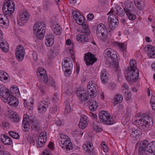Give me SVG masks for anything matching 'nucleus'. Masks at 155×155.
<instances>
[{"label": "nucleus", "mask_w": 155, "mask_h": 155, "mask_svg": "<svg viewBox=\"0 0 155 155\" xmlns=\"http://www.w3.org/2000/svg\"><path fill=\"white\" fill-rule=\"evenodd\" d=\"M96 34L97 37L102 41H105L107 37V31L106 26L102 24H98L97 27Z\"/></svg>", "instance_id": "6"}, {"label": "nucleus", "mask_w": 155, "mask_h": 155, "mask_svg": "<svg viewBox=\"0 0 155 155\" xmlns=\"http://www.w3.org/2000/svg\"><path fill=\"white\" fill-rule=\"evenodd\" d=\"M134 10L124 12L128 19L131 21L134 20L136 19V15L133 13Z\"/></svg>", "instance_id": "29"}, {"label": "nucleus", "mask_w": 155, "mask_h": 155, "mask_svg": "<svg viewBox=\"0 0 155 155\" xmlns=\"http://www.w3.org/2000/svg\"><path fill=\"white\" fill-rule=\"evenodd\" d=\"M73 60L72 58H65L64 59V62L62 63V66L66 69L64 74L66 77L69 76L71 74L73 67Z\"/></svg>", "instance_id": "8"}, {"label": "nucleus", "mask_w": 155, "mask_h": 155, "mask_svg": "<svg viewBox=\"0 0 155 155\" xmlns=\"http://www.w3.org/2000/svg\"><path fill=\"white\" fill-rule=\"evenodd\" d=\"M82 148L87 155H93L95 153L93 144L89 141H86Z\"/></svg>", "instance_id": "15"}, {"label": "nucleus", "mask_w": 155, "mask_h": 155, "mask_svg": "<svg viewBox=\"0 0 155 155\" xmlns=\"http://www.w3.org/2000/svg\"><path fill=\"white\" fill-rule=\"evenodd\" d=\"M2 136H3V138H1V141L3 143L7 145H10L12 143L11 139L5 134H1Z\"/></svg>", "instance_id": "26"}, {"label": "nucleus", "mask_w": 155, "mask_h": 155, "mask_svg": "<svg viewBox=\"0 0 155 155\" xmlns=\"http://www.w3.org/2000/svg\"><path fill=\"white\" fill-rule=\"evenodd\" d=\"M53 101L55 102H57L59 100V98L57 94H54V97L52 98Z\"/></svg>", "instance_id": "64"}, {"label": "nucleus", "mask_w": 155, "mask_h": 155, "mask_svg": "<svg viewBox=\"0 0 155 155\" xmlns=\"http://www.w3.org/2000/svg\"><path fill=\"white\" fill-rule=\"evenodd\" d=\"M7 88H5V87L0 84V95H1V94H2V93L5 91V90Z\"/></svg>", "instance_id": "63"}, {"label": "nucleus", "mask_w": 155, "mask_h": 155, "mask_svg": "<svg viewBox=\"0 0 155 155\" xmlns=\"http://www.w3.org/2000/svg\"><path fill=\"white\" fill-rule=\"evenodd\" d=\"M94 55L90 52H88L84 54V60L87 66L93 64L97 61Z\"/></svg>", "instance_id": "13"}, {"label": "nucleus", "mask_w": 155, "mask_h": 155, "mask_svg": "<svg viewBox=\"0 0 155 155\" xmlns=\"http://www.w3.org/2000/svg\"><path fill=\"white\" fill-rule=\"evenodd\" d=\"M37 74L41 82L43 83L47 82L48 79L45 70L42 68H39L38 69Z\"/></svg>", "instance_id": "12"}, {"label": "nucleus", "mask_w": 155, "mask_h": 155, "mask_svg": "<svg viewBox=\"0 0 155 155\" xmlns=\"http://www.w3.org/2000/svg\"><path fill=\"white\" fill-rule=\"evenodd\" d=\"M108 20L112 22L114 21V23H118L117 16L114 14L110 15L109 16L108 18Z\"/></svg>", "instance_id": "38"}, {"label": "nucleus", "mask_w": 155, "mask_h": 155, "mask_svg": "<svg viewBox=\"0 0 155 155\" xmlns=\"http://www.w3.org/2000/svg\"><path fill=\"white\" fill-rule=\"evenodd\" d=\"M100 121L104 124L110 125L113 124V120L110 115L107 111H101L99 114Z\"/></svg>", "instance_id": "9"}, {"label": "nucleus", "mask_w": 155, "mask_h": 155, "mask_svg": "<svg viewBox=\"0 0 155 155\" xmlns=\"http://www.w3.org/2000/svg\"><path fill=\"white\" fill-rule=\"evenodd\" d=\"M51 29L53 32L56 35L61 34L62 28L61 26L56 21H54L52 19H51Z\"/></svg>", "instance_id": "19"}, {"label": "nucleus", "mask_w": 155, "mask_h": 155, "mask_svg": "<svg viewBox=\"0 0 155 155\" xmlns=\"http://www.w3.org/2000/svg\"><path fill=\"white\" fill-rule=\"evenodd\" d=\"M77 93L78 96L80 101H84L88 99V94L86 91L83 90H77Z\"/></svg>", "instance_id": "21"}, {"label": "nucleus", "mask_w": 155, "mask_h": 155, "mask_svg": "<svg viewBox=\"0 0 155 155\" xmlns=\"http://www.w3.org/2000/svg\"><path fill=\"white\" fill-rule=\"evenodd\" d=\"M10 119L11 121L14 123H17L20 120L19 116L17 114H12L10 117Z\"/></svg>", "instance_id": "36"}, {"label": "nucleus", "mask_w": 155, "mask_h": 155, "mask_svg": "<svg viewBox=\"0 0 155 155\" xmlns=\"http://www.w3.org/2000/svg\"><path fill=\"white\" fill-rule=\"evenodd\" d=\"M131 132L130 133V136L132 137H136L139 136V132L134 128L132 129Z\"/></svg>", "instance_id": "39"}, {"label": "nucleus", "mask_w": 155, "mask_h": 155, "mask_svg": "<svg viewBox=\"0 0 155 155\" xmlns=\"http://www.w3.org/2000/svg\"><path fill=\"white\" fill-rule=\"evenodd\" d=\"M81 40V42H87L88 41V37L85 35H82V37Z\"/></svg>", "instance_id": "61"}, {"label": "nucleus", "mask_w": 155, "mask_h": 155, "mask_svg": "<svg viewBox=\"0 0 155 155\" xmlns=\"http://www.w3.org/2000/svg\"><path fill=\"white\" fill-rule=\"evenodd\" d=\"M33 29L34 33L36 34V37L39 39H42L45 31V24L43 21L38 22L34 25Z\"/></svg>", "instance_id": "3"}, {"label": "nucleus", "mask_w": 155, "mask_h": 155, "mask_svg": "<svg viewBox=\"0 0 155 155\" xmlns=\"http://www.w3.org/2000/svg\"><path fill=\"white\" fill-rule=\"evenodd\" d=\"M93 129L94 130L97 132H101L102 130V129L101 128L97 127L94 125L93 126Z\"/></svg>", "instance_id": "59"}, {"label": "nucleus", "mask_w": 155, "mask_h": 155, "mask_svg": "<svg viewBox=\"0 0 155 155\" xmlns=\"http://www.w3.org/2000/svg\"><path fill=\"white\" fill-rule=\"evenodd\" d=\"M2 31L0 29V48H2V50L4 52H7L8 50V45L5 40L2 39Z\"/></svg>", "instance_id": "20"}, {"label": "nucleus", "mask_w": 155, "mask_h": 155, "mask_svg": "<svg viewBox=\"0 0 155 155\" xmlns=\"http://www.w3.org/2000/svg\"><path fill=\"white\" fill-rule=\"evenodd\" d=\"M47 133L45 131L41 132L38 137L37 146L38 147H43L47 140Z\"/></svg>", "instance_id": "18"}, {"label": "nucleus", "mask_w": 155, "mask_h": 155, "mask_svg": "<svg viewBox=\"0 0 155 155\" xmlns=\"http://www.w3.org/2000/svg\"><path fill=\"white\" fill-rule=\"evenodd\" d=\"M30 15L28 11L23 12L18 18L17 24L20 26L24 25L28 21Z\"/></svg>", "instance_id": "10"}, {"label": "nucleus", "mask_w": 155, "mask_h": 155, "mask_svg": "<svg viewBox=\"0 0 155 155\" xmlns=\"http://www.w3.org/2000/svg\"><path fill=\"white\" fill-rule=\"evenodd\" d=\"M129 63L130 67L127 69V74L125 75V78L128 81L133 82L137 80L139 76L138 70L136 67V61L131 59Z\"/></svg>", "instance_id": "2"}, {"label": "nucleus", "mask_w": 155, "mask_h": 155, "mask_svg": "<svg viewBox=\"0 0 155 155\" xmlns=\"http://www.w3.org/2000/svg\"><path fill=\"white\" fill-rule=\"evenodd\" d=\"M58 139L59 144L64 149L70 150L73 148L72 144L69 137L64 134H61Z\"/></svg>", "instance_id": "4"}, {"label": "nucleus", "mask_w": 155, "mask_h": 155, "mask_svg": "<svg viewBox=\"0 0 155 155\" xmlns=\"http://www.w3.org/2000/svg\"><path fill=\"white\" fill-rule=\"evenodd\" d=\"M150 58H155V47L150 45H146L145 48Z\"/></svg>", "instance_id": "23"}, {"label": "nucleus", "mask_w": 155, "mask_h": 155, "mask_svg": "<svg viewBox=\"0 0 155 155\" xmlns=\"http://www.w3.org/2000/svg\"><path fill=\"white\" fill-rule=\"evenodd\" d=\"M107 73V71L104 69L101 71V79L102 82L106 83L108 81Z\"/></svg>", "instance_id": "27"}, {"label": "nucleus", "mask_w": 155, "mask_h": 155, "mask_svg": "<svg viewBox=\"0 0 155 155\" xmlns=\"http://www.w3.org/2000/svg\"><path fill=\"white\" fill-rule=\"evenodd\" d=\"M75 21L78 24L81 25L84 22V18L83 16H80V18H79Z\"/></svg>", "instance_id": "47"}, {"label": "nucleus", "mask_w": 155, "mask_h": 155, "mask_svg": "<svg viewBox=\"0 0 155 155\" xmlns=\"http://www.w3.org/2000/svg\"><path fill=\"white\" fill-rule=\"evenodd\" d=\"M47 82V84L48 86H52L54 87H55V82L52 78L49 79Z\"/></svg>", "instance_id": "46"}, {"label": "nucleus", "mask_w": 155, "mask_h": 155, "mask_svg": "<svg viewBox=\"0 0 155 155\" xmlns=\"http://www.w3.org/2000/svg\"><path fill=\"white\" fill-rule=\"evenodd\" d=\"M10 136L13 138L18 139L19 138V134L14 131H10L8 132Z\"/></svg>", "instance_id": "41"}, {"label": "nucleus", "mask_w": 155, "mask_h": 155, "mask_svg": "<svg viewBox=\"0 0 155 155\" xmlns=\"http://www.w3.org/2000/svg\"><path fill=\"white\" fill-rule=\"evenodd\" d=\"M94 17V15L92 13H89L87 16V20L89 21L93 19Z\"/></svg>", "instance_id": "62"}, {"label": "nucleus", "mask_w": 155, "mask_h": 155, "mask_svg": "<svg viewBox=\"0 0 155 155\" xmlns=\"http://www.w3.org/2000/svg\"><path fill=\"white\" fill-rule=\"evenodd\" d=\"M115 12L118 15L121 16L124 15V12L123 8H121L120 6H117L115 8Z\"/></svg>", "instance_id": "37"}, {"label": "nucleus", "mask_w": 155, "mask_h": 155, "mask_svg": "<svg viewBox=\"0 0 155 155\" xmlns=\"http://www.w3.org/2000/svg\"><path fill=\"white\" fill-rule=\"evenodd\" d=\"M30 124L32 130H39V123L37 121L31 120L30 121Z\"/></svg>", "instance_id": "32"}, {"label": "nucleus", "mask_w": 155, "mask_h": 155, "mask_svg": "<svg viewBox=\"0 0 155 155\" xmlns=\"http://www.w3.org/2000/svg\"><path fill=\"white\" fill-rule=\"evenodd\" d=\"M96 84L93 81H91L88 83L87 86V90L91 98L95 97L97 95Z\"/></svg>", "instance_id": "11"}, {"label": "nucleus", "mask_w": 155, "mask_h": 155, "mask_svg": "<svg viewBox=\"0 0 155 155\" xmlns=\"http://www.w3.org/2000/svg\"><path fill=\"white\" fill-rule=\"evenodd\" d=\"M123 100V97L120 94H117L115 95L114 98V101L113 104L117 105L118 104L121 103Z\"/></svg>", "instance_id": "31"}, {"label": "nucleus", "mask_w": 155, "mask_h": 155, "mask_svg": "<svg viewBox=\"0 0 155 155\" xmlns=\"http://www.w3.org/2000/svg\"><path fill=\"white\" fill-rule=\"evenodd\" d=\"M71 108L70 105L68 104L66 105L65 108L64 110V112L66 113H68L71 111Z\"/></svg>", "instance_id": "57"}, {"label": "nucleus", "mask_w": 155, "mask_h": 155, "mask_svg": "<svg viewBox=\"0 0 155 155\" xmlns=\"http://www.w3.org/2000/svg\"><path fill=\"white\" fill-rule=\"evenodd\" d=\"M82 27L83 28L82 32L85 33L87 35H89L90 31L88 28V25L86 23L82 24Z\"/></svg>", "instance_id": "35"}, {"label": "nucleus", "mask_w": 155, "mask_h": 155, "mask_svg": "<svg viewBox=\"0 0 155 155\" xmlns=\"http://www.w3.org/2000/svg\"><path fill=\"white\" fill-rule=\"evenodd\" d=\"M134 123L143 131H146L151 127L153 125L152 119L145 114H142L135 120Z\"/></svg>", "instance_id": "1"}, {"label": "nucleus", "mask_w": 155, "mask_h": 155, "mask_svg": "<svg viewBox=\"0 0 155 155\" xmlns=\"http://www.w3.org/2000/svg\"><path fill=\"white\" fill-rule=\"evenodd\" d=\"M11 91L12 93H13V94L14 93V92H15V94H18L19 93L18 89L17 87H12L11 88Z\"/></svg>", "instance_id": "58"}, {"label": "nucleus", "mask_w": 155, "mask_h": 155, "mask_svg": "<svg viewBox=\"0 0 155 155\" xmlns=\"http://www.w3.org/2000/svg\"><path fill=\"white\" fill-rule=\"evenodd\" d=\"M42 155H52V153L49 149H47L43 151Z\"/></svg>", "instance_id": "60"}, {"label": "nucleus", "mask_w": 155, "mask_h": 155, "mask_svg": "<svg viewBox=\"0 0 155 155\" xmlns=\"http://www.w3.org/2000/svg\"><path fill=\"white\" fill-rule=\"evenodd\" d=\"M101 147H103V150L105 152H107L108 151V149L107 146L105 143V142L103 141L101 144Z\"/></svg>", "instance_id": "55"}, {"label": "nucleus", "mask_w": 155, "mask_h": 155, "mask_svg": "<svg viewBox=\"0 0 155 155\" xmlns=\"http://www.w3.org/2000/svg\"><path fill=\"white\" fill-rule=\"evenodd\" d=\"M72 15L75 20L82 16L79 12L75 11L73 12Z\"/></svg>", "instance_id": "48"}, {"label": "nucleus", "mask_w": 155, "mask_h": 155, "mask_svg": "<svg viewBox=\"0 0 155 155\" xmlns=\"http://www.w3.org/2000/svg\"><path fill=\"white\" fill-rule=\"evenodd\" d=\"M58 108V107L56 105H53L51 108L50 111L52 113H55L57 112Z\"/></svg>", "instance_id": "51"}, {"label": "nucleus", "mask_w": 155, "mask_h": 155, "mask_svg": "<svg viewBox=\"0 0 155 155\" xmlns=\"http://www.w3.org/2000/svg\"><path fill=\"white\" fill-rule=\"evenodd\" d=\"M125 7L124 9V12L134 10L133 3L130 1H127L125 2L124 4Z\"/></svg>", "instance_id": "28"}, {"label": "nucleus", "mask_w": 155, "mask_h": 155, "mask_svg": "<svg viewBox=\"0 0 155 155\" xmlns=\"http://www.w3.org/2000/svg\"><path fill=\"white\" fill-rule=\"evenodd\" d=\"M54 36L51 34H49L46 36L45 44L48 47L52 46L54 42Z\"/></svg>", "instance_id": "24"}, {"label": "nucleus", "mask_w": 155, "mask_h": 155, "mask_svg": "<svg viewBox=\"0 0 155 155\" xmlns=\"http://www.w3.org/2000/svg\"><path fill=\"white\" fill-rule=\"evenodd\" d=\"M7 74L3 71H0V80L3 81L7 80L8 77L6 76Z\"/></svg>", "instance_id": "42"}, {"label": "nucleus", "mask_w": 155, "mask_h": 155, "mask_svg": "<svg viewBox=\"0 0 155 155\" xmlns=\"http://www.w3.org/2000/svg\"><path fill=\"white\" fill-rule=\"evenodd\" d=\"M56 55V54L54 52L53 50H50L48 53V56L50 58H53Z\"/></svg>", "instance_id": "56"}, {"label": "nucleus", "mask_w": 155, "mask_h": 155, "mask_svg": "<svg viewBox=\"0 0 155 155\" xmlns=\"http://www.w3.org/2000/svg\"><path fill=\"white\" fill-rule=\"evenodd\" d=\"M72 92V86L71 85L68 86L67 89V91L65 92V93L67 94L68 95H70L71 94Z\"/></svg>", "instance_id": "49"}, {"label": "nucleus", "mask_w": 155, "mask_h": 155, "mask_svg": "<svg viewBox=\"0 0 155 155\" xmlns=\"http://www.w3.org/2000/svg\"><path fill=\"white\" fill-rule=\"evenodd\" d=\"M141 3H138L135 5L137 8L140 10L143 9L145 6V4L144 2H140Z\"/></svg>", "instance_id": "52"}, {"label": "nucleus", "mask_w": 155, "mask_h": 155, "mask_svg": "<svg viewBox=\"0 0 155 155\" xmlns=\"http://www.w3.org/2000/svg\"><path fill=\"white\" fill-rule=\"evenodd\" d=\"M117 53L115 51L111 48L106 49L104 51L103 54L105 58L110 64H113L115 63V65L117 64L116 59L117 58Z\"/></svg>", "instance_id": "5"}, {"label": "nucleus", "mask_w": 155, "mask_h": 155, "mask_svg": "<svg viewBox=\"0 0 155 155\" xmlns=\"http://www.w3.org/2000/svg\"><path fill=\"white\" fill-rule=\"evenodd\" d=\"M2 100L5 102H8L13 96L10 93L9 90L7 89L5 91L1 94Z\"/></svg>", "instance_id": "22"}, {"label": "nucleus", "mask_w": 155, "mask_h": 155, "mask_svg": "<svg viewBox=\"0 0 155 155\" xmlns=\"http://www.w3.org/2000/svg\"><path fill=\"white\" fill-rule=\"evenodd\" d=\"M8 104L12 107L17 106L18 104V100L13 96L11 98L10 100L8 102Z\"/></svg>", "instance_id": "33"}, {"label": "nucleus", "mask_w": 155, "mask_h": 155, "mask_svg": "<svg viewBox=\"0 0 155 155\" xmlns=\"http://www.w3.org/2000/svg\"><path fill=\"white\" fill-rule=\"evenodd\" d=\"M87 123H86L82 122H79V127L80 128L82 129H84L87 126Z\"/></svg>", "instance_id": "54"}, {"label": "nucleus", "mask_w": 155, "mask_h": 155, "mask_svg": "<svg viewBox=\"0 0 155 155\" xmlns=\"http://www.w3.org/2000/svg\"><path fill=\"white\" fill-rule=\"evenodd\" d=\"M15 9V4L12 0H6L3 6L2 10L6 15L9 16L14 12Z\"/></svg>", "instance_id": "7"}, {"label": "nucleus", "mask_w": 155, "mask_h": 155, "mask_svg": "<svg viewBox=\"0 0 155 155\" xmlns=\"http://www.w3.org/2000/svg\"><path fill=\"white\" fill-rule=\"evenodd\" d=\"M148 142L146 140L141 141L138 147V153L140 155H143L146 152H148Z\"/></svg>", "instance_id": "16"}, {"label": "nucleus", "mask_w": 155, "mask_h": 155, "mask_svg": "<svg viewBox=\"0 0 155 155\" xmlns=\"http://www.w3.org/2000/svg\"><path fill=\"white\" fill-rule=\"evenodd\" d=\"M50 103L48 98L45 99V100L43 101L40 102L38 106V110L40 113H44L46 111V109L48 107V106Z\"/></svg>", "instance_id": "17"}, {"label": "nucleus", "mask_w": 155, "mask_h": 155, "mask_svg": "<svg viewBox=\"0 0 155 155\" xmlns=\"http://www.w3.org/2000/svg\"><path fill=\"white\" fill-rule=\"evenodd\" d=\"M30 122H29L28 121H26L25 120L22 122V125L25 131H28L30 127Z\"/></svg>", "instance_id": "40"}, {"label": "nucleus", "mask_w": 155, "mask_h": 155, "mask_svg": "<svg viewBox=\"0 0 155 155\" xmlns=\"http://www.w3.org/2000/svg\"><path fill=\"white\" fill-rule=\"evenodd\" d=\"M9 20L7 17L0 15V26L7 27L9 25Z\"/></svg>", "instance_id": "25"}, {"label": "nucleus", "mask_w": 155, "mask_h": 155, "mask_svg": "<svg viewBox=\"0 0 155 155\" xmlns=\"http://www.w3.org/2000/svg\"><path fill=\"white\" fill-rule=\"evenodd\" d=\"M25 50L21 45H19L16 48L15 55L17 59L19 61H22L24 58Z\"/></svg>", "instance_id": "14"}, {"label": "nucleus", "mask_w": 155, "mask_h": 155, "mask_svg": "<svg viewBox=\"0 0 155 155\" xmlns=\"http://www.w3.org/2000/svg\"><path fill=\"white\" fill-rule=\"evenodd\" d=\"M98 106V104L94 100H92L89 106L90 110L91 111L95 110Z\"/></svg>", "instance_id": "34"}, {"label": "nucleus", "mask_w": 155, "mask_h": 155, "mask_svg": "<svg viewBox=\"0 0 155 155\" xmlns=\"http://www.w3.org/2000/svg\"><path fill=\"white\" fill-rule=\"evenodd\" d=\"M117 23H114V21H113V22L110 21L109 24V27L111 30H113L115 27L116 25H117Z\"/></svg>", "instance_id": "53"}, {"label": "nucleus", "mask_w": 155, "mask_h": 155, "mask_svg": "<svg viewBox=\"0 0 155 155\" xmlns=\"http://www.w3.org/2000/svg\"><path fill=\"white\" fill-rule=\"evenodd\" d=\"M72 135L74 137H77L82 136L83 133H81L79 130H75L72 132Z\"/></svg>", "instance_id": "44"}, {"label": "nucleus", "mask_w": 155, "mask_h": 155, "mask_svg": "<svg viewBox=\"0 0 155 155\" xmlns=\"http://www.w3.org/2000/svg\"><path fill=\"white\" fill-rule=\"evenodd\" d=\"M152 109L153 110H155V97L152 95L151 99L150 101Z\"/></svg>", "instance_id": "45"}, {"label": "nucleus", "mask_w": 155, "mask_h": 155, "mask_svg": "<svg viewBox=\"0 0 155 155\" xmlns=\"http://www.w3.org/2000/svg\"><path fill=\"white\" fill-rule=\"evenodd\" d=\"M31 105H29L30 103H26V102L25 101L24 104L25 105V107H27V108L30 110H32L33 109V103H31V102H30Z\"/></svg>", "instance_id": "50"}, {"label": "nucleus", "mask_w": 155, "mask_h": 155, "mask_svg": "<svg viewBox=\"0 0 155 155\" xmlns=\"http://www.w3.org/2000/svg\"><path fill=\"white\" fill-rule=\"evenodd\" d=\"M118 47L119 48H120L122 51H125L127 48V46L124 43H120L117 42L116 43Z\"/></svg>", "instance_id": "43"}, {"label": "nucleus", "mask_w": 155, "mask_h": 155, "mask_svg": "<svg viewBox=\"0 0 155 155\" xmlns=\"http://www.w3.org/2000/svg\"><path fill=\"white\" fill-rule=\"evenodd\" d=\"M148 152L151 153L155 154V141H153L150 143H148Z\"/></svg>", "instance_id": "30"}]
</instances>
